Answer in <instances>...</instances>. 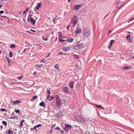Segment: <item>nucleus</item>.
I'll return each instance as SVG.
<instances>
[{"instance_id": "72a5a7b5", "label": "nucleus", "mask_w": 134, "mask_h": 134, "mask_svg": "<svg viewBox=\"0 0 134 134\" xmlns=\"http://www.w3.org/2000/svg\"><path fill=\"white\" fill-rule=\"evenodd\" d=\"M36 66H38L39 68H42V67L43 66L42 65H38V64H36Z\"/></svg>"}, {"instance_id": "864d4df0", "label": "nucleus", "mask_w": 134, "mask_h": 134, "mask_svg": "<svg viewBox=\"0 0 134 134\" xmlns=\"http://www.w3.org/2000/svg\"><path fill=\"white\" fill-rule=\"evenodd\" d=\"M36 126H35L33 128V129H36Z\"/></svg>"}, {"instance_id": "6ab92c4d", "label": "nucleus", "mask_w": 134, "mask_h": 134, "mask_svg": "<svg viewBox=\"0 0 134 134\" xmlns=\"http://www.w3.org/2000/svg\"><path fill=\"white\" fill-rule=\"evenodd\" d=\"M25 121V120H22L20 122V127H22L23 126V122H24Z\"/></svg>"}, {"instance_id": "680f3d73", "label": "nucleus", "mask_w": 134, "mask_h": 134, "mask_svg": "<svg viewBox=\"0 0 134 134\" xmlns=\"http://www.w3.org/2000/svg\"><path fill=\"white\" fill-rule=\"evenodd\" d=\"M2 7V5H0V8Z\"/></svg>"}, {"instance_id": "a211bd4d", "label": "nucleus", "mask_w": 134, "mask_h": 134, "mask_svg": "<svg viewBox=\"0 0 134 134\" xmlns=\"http://www.w3.org/2000/svg\"><path fill=\"white\" fill-rule=\"evenodd\" d=\"M65 127L69 129H70L71 128H72L71 126L70 125L67 124H66L65 125Z\"/></svg>"}, {"instance_id": "9b49d317", "label": "nucleus", "mask_w": 134, "mask_h": 134, "mask_svg": "<svg viewBox=\"0 0 134 134\" xmlns=\"http://www.w3.org/2000/svg\"><path fill=\"white\" fill-rule=\"evenodd\" d=\"M64 92L66 93H68L69 92V88L67 86H66L64 87Z\"/></svg>"}, {"instance_id": "338daca9", "label": "nucleus", "mask_w": 134, "mask_h": 134, "mask_svg": "<svg viewBox=\"0 0 134 134\" xmlns=\"http://www.w3.org/2000/svg\"><path fill=\"white\" fill-rule=\"evenodd\" d=\"M48 56H46V58H47V57H48Z\"/></svg>"}, {"instance_id": "a878e982", "label": "nucleus", "mask_w": 134, "mask_h": 134, "mask_svg": "<svg viewBox=\"0 0 134 134\" xmlns=\"http://www.w3.org/2000/svg\"><path fill=\"white\" fill-rule=\"evenodd\" d=\"M130 69V68L127 66H125L124 68H123V69L124 70H128Z\"/></svg>"}, {"instance_id": "8fccbe9b", "label": "nucleus", "mask_w": 134, "mask_h": 134, "mask_svg": "<svg viewBox=\"0 0 134 134\" xmlns=\"http://www.w3.org/2000/svg\"><path fill=\"white\" fill-rule=\"evenodd\" d=\"M6 16H2L1 17V18H6Z\"/></svg>"}, {"instance_id": "e433bc0d", "label": "nucleus", "mask_w": 134, "mask_h": 134, "mask_svg": "<svg viewBox=\"0 0 134 134\" xmlns=\"http://www.w3.org/2000/svg\"><path fill=\"white\" fill-rule=\"evenodd\" d=\"M36 126V127L37 128H38V127H40L41 126H42V125L41 124H38V125H36V126Z\"/></svg>"}, {"instance_id": "39448f33", "label": "nucleus", "mask_w": 134, "mask_h": 134, "mask_svg": "<svg viewBox=\"0 0 134 134\" xmlns=\"http://www.w3.org/2000/svg\"><path fill=\"white\" fill-rule=\"evenodd\" d=\"M130 35H128L126 37V39L127 40V41L129 43L132 42V40L130 37Z\"/></svg>"}, {"instance_id": "f03ea898", "label": "nucleus", "mask_w": 134, "mask_h": 134, "mask_svg": "<svg viewBox=\"0 0 134 134\" xmlns=\"http://www.w3.org/2000/svg\"><path fill=\"white\" fill-rule=\"evenodd\" d=\"M77 17L75 16H73L71 21V23L72 24V26L74 27L77 22L78 20Z\"/></svg>"}, {"instance_id": "6e6d98bb", "label": "nucleus", "mask_w": 134, "mask_h": 134, "mask_svg": "<svg viewBox=\"0 0 134 134\" xmlns=\"http://www.w3.org/2000/svg\"><path fill=\"white\" fill-rule=\"evenodd\" d=\"M34 129L33 128H31V130L32 131V130H33Z\"/></svg>"}, {"instance_id": "0eeeda50", "label": "nucleus", "mask_w": 134, "mask_h": 134, "mask_svg": "<svg viewBox=\"0 0 134 134\" xmlns=\"http://www.w3.org/2000/svg\"><path fill=\"white\" fill-rule=\"evenodd\" d=\"M124 5V3L123 2H119L117 4V8H119L122 7Z\"/></svg>"}, {"instance_id": "dca6fc26", "label": "nucleus", "mask_w": 134, "mask_h": 134, "mask_svg": "<svg viewBox=\"0 0 134 134\" xmlns=\"http://www.w3.org/2000/svg\"><path fill=\"white\" fill-rule=\"evenodd\" d=\"M74 40V39L72 38H69L68 39L66 40V41L70 43Z\"/></svg>"}, {"instance_id": "412c9836", "label": "nucleus", "mask_w": 134, "mask_h": 134, "mask_svg": "<svg viewBox=\"0 0 134 134\" xmlns=\"http://www.w3.org/2000/svg\"><path fill=\"white\" fill-rule=\"evenodd\" d=\"M96 106L98 108H101L103 110L104 109V108L102 107L100 105H98L97 104H96Z\"/></svg>"}, {"instance_id": "2f4dec72", "label": "nucleus", "mask_w": 134, "mask_h": 134, "mask_svg": "<svg viewBox=\"0 0 134 134\" xmlns=\"http://www.w3.org/2000/svg\"><path fill=\"white\" fill-rule=\"evenodd\" d=\"M53 97L52 96H51L50 98L49 97V101H51L53 100Z\"/></svg>"}, {"instance_id": "ddd939ff", "label": "nucleus", "mask_w": 134, "mask_h": 134, "mask_svg": "<svg viewBox=\"0 0 134 134\" xmlns=\"http://www.w3.org/2000/svg\"><path fill=\"white\" fill-rule=\"evenodd\" d=\"M81 29L79 28L77 29L75 31L76 34H77L81 33Z\"/></svg>"}, {"instance_id": "603ef678", "label": "nucleus", "mask_w": 134, "mask_h": 134, "mask_svg": "<svg viewBox=\"0 0 134 134\" xmlns=\"http://www.w3.org/2000/svg\"><path fill=\"white\" fill-rule=\"evenodd\" d=\"M134 19V18H132L131 20H130V21H132V20L133 19Z\"/></svg>"}, {"instance_id": "79ce46f5", "label": "nucleus", "mask_w": 134, "mask_h": 134, "mask_svg": "<svg viewBox=\"0 0 134 134\" xmlns=\"http://www.w3.org/2000/svg\"><path fill=\"white\" fill-rule=\"evenodd\" d=\"M4 12L3 10H1L0 11V13L2 14L4 13Z\"/></svg>"}, {"instance_id": "f257e3e1", "label": "nucleus", "mask_w": 134, "mask_h": 134, "mask_svg": "<svg viewBox=\"0 0 134 134\" xmlns=\"http://www.w3.org/2000/svg\"><path fill=\"white\" fill-rule=\"evenodd\" d=\"M90 30L87 27L83 28L82 30L84 36L87 37L90 34Z\"/></svg>"}, {"instance_id": "9d476101", "label": "nucleus", "mask_w": 134, "mask_h": 134, "mask_svg": "<svg viewBox=\"0 0 134 134\" xmlns=\"http://www.w3.org/2000/svg\"><path fill=\"white\" fill-rule=\"evenodd\" d=\"M47 93L48 94L46 97V99H49V98L50 96V94H51V92L50 90H48L47 91Z\"/></svg>"}, {"instance_id": "7c9ffc66", "label": "nucleus", "mask_w": 134, "mask_h": 134, "mask_svg": "<svg viewBox=\"0 0 134 134\" xmlns=\"http://www.w3.org/2000/svg\"><path fill=\"white\" fill-rule=\"evenodd\" d=\"M15 44H13L11 45L10 47V48H15Z\"/></svg>"}, {"instance_id": "5fc2aeb1", "label": "nucleus", "mask_w": 134, "mask_h": 134, "mask_svg": "<svg viewBox=\"0 0 134 134\" xmlns=\"http://www.w3.org/2000/svg\"><path fill=\"white\" fill-rule=\"evenodd\" d=\"M55 124L54 125H53V126L52 127V128H53V127L54 126H55Z\"/></svg>"}, {"instance_id": "49530a36", "label": "nucleus", "mask_w": 134, "mask_h": 134, "mask_svg": "<svg viewBox=\"0 0 134 134\" xmlns=\"http://www.w3.org/2000/svg\"><path fill=\"white\" fill-rule=\"evenodd\" d=\"M27 32L30 34H32V32H31L30 31H27Z\"/></svg>"}, {"instance_id": "58836bf2", "label": "nucleus", "mask_w": 134, "mask_h": 134, "mask_svg": "<svg viewBox=\"0 0 134 134\" xmlns=\"http://www.w3.org/2000/svg\"><path fill=\"white\" fill-rule=\"evenodd\" d=\"M76 66L77 67V68H78V69H79L80 70L81 69L80 67V66H78V65H76Z\"/></svg>"}, {"instance_id": "0e129e2a", "label": "nucleus", "mask_w": 134, "mask_h": 134, "mask_svg": "<svg viewBox=\"0 0 134 134\" xmlns=\"http://www.w3.org/2000/svg\"><path fill=\"white\" fill-rule=\"evenodd\" d=\"M63 54L62 53H59V54Z\"/></svg>"}, {"instance_id": "bf43d9fd", "label": "nucleus", "mask_w": 134, "mask_h": 134, "mask_svg": "<svg viewBox=\"0 0 134 134\" xmlns=\"http://www.w3.org/2000/svg\"><path fill=\"white\" fill-rule=\"evenodd\" d=\"M111 30H110L109 31V33H110L111 32Z\"/></svg>"}, {"instance_id": "c85d7f7f", "label": "nucleus", "mask_w": 134, "mask_h": 134, "mask_svg": "<svg viewBox=\"0 0 134 134\" xmlns=\"http://www.w3.org/2000/svg\"><path fill=\"white\" fill-rule=\"evenodd\" d=\"M54 67L56 69L58 70L59 67V65H58V64H56L54 66Z\"/></svg>"}, {"instance_id": "bb28decb", "label": "nucleus", "mask_w": 134, "mask_h": 134, "mask_svg": "<svg viewBox=\"0 0 134 134\" xmlns=\"http://www.w3.org/2000/svg\"><path fill=\"white\" fill-rule=\"evenodd\" d=\"M63 114L62 112H59V118H61L62 117L63 115Z\"/></svg>"}, {"instance_id": "a18cd8bd", "label": "nucleus", "mask_w": 134, "mask_h": 134, "mask_svg": "<svg viewBox=\"0 0 134 134\" xmlns=\"http://www.w3.org/2000/svg\"><path fill=\"white\" fill-rule=\"evenodd\" d=\"M44 60V59H43L42 60H41V61H40V63H41V62H43L44 63H45V61H43V60Z\"/></svg>"}, {"instance_id": "69168bd1", "label": "nucleus", "mask_w": 134, "mask_h": 134, "mask_svg": "<svg viewBox=\"0 0 134 134\" xmlns=\"http://www.w3.org/2000/svg\"><path fill=\"white\" fill-rule=\"evenodd\" d=\"M8 62H9V61L8 60Z\"/></svg>"}, {"instance_id": "13d9d810", "label": "nucleus", "mask_w": 134, "mask_h": 134, "mask_svg": "<svg viewBox=\"0 0 134 134\" xmlns=\"http://www.w3.org/2000/svg\"><path fill=\"white\" fill-rule=\"evenodd\" d=\"M59 105L60 104H61V102L59 100Z\"/></svg>"}, {"instance_id": "6e6552de", "label": "nucleus", "mask_w": 134, "mask_h": 134, "mask_svg": "<svg viewBox=\"0 0 134 134\" xmlns=\"http://www.w3.org/2000/svg\"><path fill=\"white\" fill-rule=\"evenodd\" d=\"M30 21V22L32 24V25H34L36 22V20H34L33 18H30L29 19Z\"/></svg>"}, {"instance_id": "c9c22d12", "label": "nucleus", "mask_w": 134, "mask_h": 134, "mask_svg": "<svg viewBox=\"0 0 134 134\" xmlns=\"http://www.w3.org/2000/svg\"><path fill=\"white\" fill-rule=\"evenodd\" d=\"M15 111L16 112V113H18L20 111L19 110H15Z\"/></svg>"}, {"instance_id": "774afa93", "label": "nucleus", "mask_w": 134, "mask_h": 134, "mask_svg": "<svg viewBox=\"0 0 134 134\" xmlns=\"http://www.w3.org/2000/svg\"><path fill=\"white\" fill-rule=\"evenodd\" d=\"M71 0H69V1H68L69 2H70Z\"/></svg>"}, {"instance_id": "f8f14e48", "label": "nucleus", "mask_w": 134, "mask_h": 134, "mask_svg": "<svg viewBox=\"0 0 134 134\" xmlns=\"http://www.w3.org/2000/svg\"><path fill=\"white\" fill-rule=\"evenodd\" d=\"M115 41L114 40H111L110 41V42L108 46V48L109 49H110L111 47L113 42H115Z\"/></svg>"}, {"instance_id": "b1692460", "label": "nucleus", "mask_w": 134, "mask_h": 134, "mask_svg": "<svg viewBox=\"0 0 134 134\" xmlns=\"http://www.w3.org/2000/svg\"><path fill=\"white\" fill-rule=\"evenodd\" d=\"M2 122V124L4 125L5 126H6L7 125V123L5 121H3Z\"/></svg>"}, {"instance_id": "052dcab7", "label": "nucleus", "mask_w": 134, "mask_h": 134, "mask_svg": "<svg viewBox=\"0 0 134 134\" xmlns=\"http://www.w3.org/2000/svg\"><path fill=\"white\" fill-rule=\"evenodd\" d=\"M132 59L134 58V56L132 57Z\"/></svg>"}, {"instance_id": "c756f323", "label": "nucleus", "mask_w": 134, "mask_h": 134, "mask_svg": "<svg viewBox=\"0 0 134 134\" xmlns=\"http://www.w3.org/2000/svg\"><path fill=\"white\" fill-rule=\"evenodd\" d=\"M56 104L58 106H59V99L57 98H56Z\"/></svg>"}, {"instance_id": "37998d69", "label": "nucleus", "mask_w": 134, "mask_h": 134, "mask_svg": "<svg viewBox=\"0 0 134 134\" xmlns=\"http://www.w3.org/2000/svg\"><path fill=\"white\" fill-rule=\"evenodd\" d=\"M37 73V72L36 71H35L33 74V75H35Z\"/></svg>"}, {"instance_id": "4468645a", "label": "nucleus", "mask_w": 134, "mask_h": 134, "mask_svg": "<svg viewBox=\"0 0 134 134\" xmlns=\"http://www.w3.org/2000/svg\"><path fill=\"white\" fill-rule=\"evenodd\" d=\"M37 98V96L36 95H35L32 97V98L30 99V101L31 102H34L35 100Z\"/></svg>"}, {"instance_id": "c03bdc74", "label": "nucleus", "mask_w": 134, "mask_h": 134, "mask_svg": "<svg viewBox=\"0 0 134 134\" xmlns=\"http://www.w3.org/2000/svg\"><path fill=\"white\" fill-rule=\"evenodd\" d=\"M70 27V25H68L67 26V30H69V27Z\"/></svg>"}, {"instance_id": "aec40b11", "label": "nucleus", "mask_w": 134, "mask_h": 134, "mask_svg": "<svg viewBox=\"0 0 134 134\" xmlns=\"http://www.w3.org/2000/svg\"><path fill=\"white\" fill-rule=\"evenodd\" d=\"M45 105V104L43 102H42L39 104V105L41 106L44 107Z\"/></svg>"}, {"instance_id": "4d7b16f0", "label": "nucleus", "mask_w": 134, "mask_h": 134, "mask_svg": "<svg viewBox=\"0 0 134 134\" xmlns=\"http://www.w3.org/2000/svg\"><path fill=\"white\" fill-rule=\"evenodd\" d=\"M55 129H57V130H59V128L58 127H56Z\"/></svg>"}, {"instance_id": "f3484780", "label": "nucleus", "mask_w": 134, "mask_h": 134, "mask_svg": "<svg viewBox=\"0 0 134 134\" xmlns=\"http://www.w3.org/2000/svg\"><path fill=\"white\" fill-rule=\"evenodd\" d=\"M73 84L74 82H72L69 83V85L70 88H72L73 87Z\"/></svg>"}, {"instance_id": "a19ab883", "label": "nucleus", "mask_w": 134, "mask_h": 134, "mask_svg": "<svg viewBox=\"0 0 134 134\" xmlns=\"http://www.w3.org/2000/svg\"><path fill=\"white\" fill-rule=\"evenodd\" d=\"M74 57H76V58H77V59L79 57H78V56L77 55H74Z\"/></svg>"}, {"instance_id": "393cba45", "label": "nucleus", "mask_w": 134, "mask_h": 134, "mask_svg": "<svg viewBox=\"0 0 134 134\" xmlns=\"http://www.w3.org/2000/svg\"><path fill=\"white\" fill-rule=\"evenodd\" d=\"M77 120L81 123H83L85 122L84 120H81V119H79Z\"/></svg>"}, {"instance_id": "1a4fd4ad", "label": "nucleus", "mask_w": 134, "mask_h": 134, "mask_svg": "<svg viewBox=\"0 0 134 134\" xmlns=\"http://www.w3.org/2000/svg\"><path fill=\"white\" fill-rule=\"evenodd\" d=\"M81 5H75L74 7V9L75 10H77L78 9H80Z\"/></svg>"}, {"instance_id": "423d86ee", "label": "nucleus", "mask_w": 134, "mask_h": 134, "mask_svg": "<svg viewBox=\"0 0 134 134\" xmlns=\"http://www.w3.org/2000/svg\"><path fill=\"white\" fill-rule=\"evenodd\" d=\"M70 49V48L66 46H64L63 48V50L65 51H68Z\"/></svg>"}, {"instance_id": "20e7f679", "label": "nucleus", "mask_w": 134, "mask_h": 134, "mask_svg": "<svg viewBox=\"0 0 134 134\" xmlns=\"http://www.w3.org/2000/svg\"><path fill=\"white\" fill-rule=\"evenodd\" d=\"M42 5V3L41 2H40L37 3V6H36L34 9V11H35L36 10H38L39 8H40Z\"/></svg>"}, {"instance_id": "4be33fe9", "label": "nucleus", "mask_w": 134, "mask_h": 134, "mask_svg": "<svg viewBox=\"0 0 134 134\" xmlns=\"http://www.w3.org/2000/svg\"><path fill=\"white\" fill-rule=\"evenodd\" d=\"M60 35H59V42L60 41V42H63L65 41H66V40H64L61 39V37H60Z\"/></svg>"}, {"instance_id": "de8ad7c7", "label": "nucleus", "mask_w": 134, "mask_h": 134, "mask_svg": "<svg viewBox=\"0 0 134 134\" xmlns=\"http://www.w3.org/2000/svg\"><path fill=\"white\" fill-rule=\"evenodd\" d=\"M30 30L31 31H33V32H36V31L35 30H33L32 29H30Z\"/></svg>"}, {"instance_id": "f704fd0d", "label": "nucleus", "mask_w": 134, "mask_h": 134, "mask_svg": "<svg viewBox=\"0 0 134 134\" xmlns=\"http://www.w3.org/2000/svg\"><path fill=\"white\" fill-rule=\"evenodd\" d=\"M42 39L44 41H47L48 40V38L47 37L44 38V37L42 38Z\"/></svg>"}, {"instance_id": "3c124183", "label": "nucleus", "mask_w": 134, "mask_h": 134, "mask_svg": "<svg viewBox=\"0 0 134 134\" xmlns=\"http://www.w3.org/2000/svg\"><path fill=\"white\" fill-rule=\"evenodd\" d=\"M0 127L1 128V129H3V127L2 125H1L0 126Z\"/></svg>"}, {"instance_id": "ea45409f", "label": "nucleus", "mask_w": 134, "mask_h": 134, "mask_svg": "<svg viewBox=\"0 0 134 134\" xmlns=\"http://www.w3.org/2000/svg\"><path fill=\"white\" fill-rule=\"evenodd\" d=\"M28 10V8H27V9H26V10L25 11H24L23 12V13L24 14V13H25V12H27Z\"/></svg>"}, {"instance_id": "cd10ccee", "label": "nucleus", "mask_w": 134, "mask_h": 134, "mask_svg": "<svg viewBox=\"0 0 134 134\" xmlns=\"http://www.w3.org/2000/svg\"><path fill=\"white\" fill-rule=\"evenodd\" d=\"M9 57H12L13 56V53L11 51H10L9 53Z\"/></svg>"}, {"instance_id": "5701e85b", "label": "nucleus", "mask_w": 134, "mask_h": 134, "mask_svg": "<svg viewBox=\"0 0 134 134\" xmlns=\"http://www.w3.org/2000/svg\"><path fill=\"white\" fill-rule=\"evenodd\" d=\"M13 131L9 129L8 131V134H13Z\"/></svg>"}, {"instance_id": "473e14b6", "label": "nucleus", "mask_w": 134, "mask_h": 134, "mask_svg": "<svg viewBox=\"0 0 134 134\" xmlns=\"http://www.w3.org/2000/svg\"><path fill=\"white\" fill-rule=\"evenodd\" d=\"M1 110L2 111H6V112H7V110H6L5 109H4V108H2V109H1Z\"/></svg>"}, {"instance_id": "09e8293b", "label": "nucleus", "mask_w": 134, "mask_h": 134, "mask_svg": "<svg viewBox=\"0 0 134 134\" xmlns=\"http://www.w3.org/2000/svg\"><path fill=\"white\" fill-rule=\"evenodd\" d=\"M64 130L66 132H68V130L66 129H65Z\"/></svg>"}, {"instance_id": "7ed1b4c3", "label": "nucleus", "mask_w": 134, "mask_h": 134, "mask_svg": "<svg viewBox=\"0 0 134 134\" xmlns=\"http://www.w3.org/2000/svg\"><path fill=\"white\" fill-rule=\"evenodd\" d=\"M83 44L82 43H79L74 46L73 48L74 49L76 50L82 48L83 47Z\"/></svg>"}, {"instance_id": "4c0bfd02", "label": "nucleus", "mask_w": 134, "mask_h": 134, "mask_svg": "<svg viewBox=\"0 0 134 134\" xmlns=\"http://www.w3.org/2000/svg\"><path fill=\"white\" fill-rule=\"evenodd\" d=\"M23 77V76H20V77H18L17 78L19 80H20L22 79V78Z\"/></svg>"}, {"instance_id": "2eb2a0df", "label": "nucleus", "mask_w": 134, "mask_h": 134, "mask_svg": "<svg viewBox=\"0 0 134 134\" xmlns=\"http://www.w3.org/2000/svg\"><path fill=\"white\" fill-rule=\"evenodd\" d=\"M14 104H18L20 103V102L19 100H16L14 101L13 102Z\"/></svg>"}, {"instance_id": "e2e57ef3", "label": "nucleus", "mask_w": 134, "mask_h": 134, "mask_svg": "<svg viewBox=\"0 0 134 134\" xmlns=\"http://www.w3.org/2000/svg\"><path fill=\"white\" fill-rule=\"evenodd\" d=\"M50 53H49V54H48V56H49L50 55Z\"/></svg>"}]
</instances>
